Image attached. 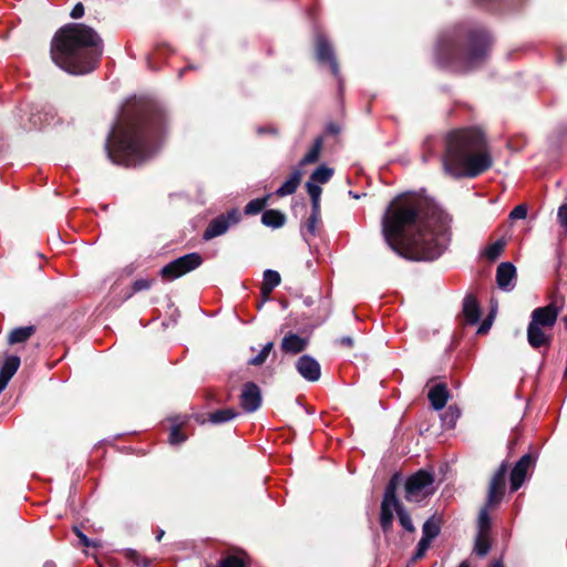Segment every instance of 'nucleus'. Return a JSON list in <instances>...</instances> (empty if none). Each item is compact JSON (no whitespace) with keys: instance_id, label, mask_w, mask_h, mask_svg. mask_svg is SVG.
<instances>
[{"instance_id":"bf43d9fd","label":"nucleus","mask_w":567,"mask_h":567,"mask_svg":"<svg viewBox=\"0 0 567 567\" xmlns=\"http://www.w3.org/2000/svg\"><path fill=\"white\" fill-rule=\"evenodd\" d=\"M458 567H470V566H468V564L466 561H463V563L460 564Z\"/></svg>"},{"instance_id":"4c0bfd02","label":"nucleus","mask_w":567,"mask_h":567,"mask_svg":"<svg viewBox=\"0 0 567 567\" xmlns=\"http://www.w3.org/2000/svg\"><path fill=\"white\" fill-rule=\"evenodd\" d=\"M126 557L132 563H134L137 567H148V565H150V560L146 557L142 556L136 550H133V549L127 550Z\"/></svg>"},{"instance_id":"6e6552de","label":"nucleus","mask_w":567,"mask_h":567,"mask_svg":"<svg viewBox=\"0 0 567 567\" xmlns=\"http://www.w3.org/2000/svg\"><path fill=\"white\" fill-rule=\"evenodd\" d=\"M241 219V214L237 208H233L227 213L220 214L213 218L207 225L203 238L204 240H212L215 237L221 236L228 231V229L237 225Z\"/></svg>"},{"instance_id":"b1692460","label":"nucleus","mask_w":567,"mask_h":567,"mask_svg":"<svg viewBox=\"0 0 567 567\" xmlns=\"http://www.w3.org/2000/svg\"><path fill=\"white\" fill-rule=\"evenodd\" d=\"M34 333V327H20L13 329L8 338L10 344L21 343L27 341Z\"/></svg>"},{"instance_id":"58836bf2","label":"nucleus","mask_w":567,"mask_h":567,"mask_svg":"<svg viewBox=\"0 0 567 567\" xmlns=\"http://www.w3.org/2000/svg\"><path fill=\"white\" fill-rule=\"evenodd\" d=\"M489 550V543L487 538L480 535L475 542V551L480 556H485Z\"/></svg>"},{"instance_id":"c85d7f7f","label":"nucleus","mask_w":567,"mask_h":567,"mask_svg":"<svg viewBox=\"0 0 567 567\" xmlns=\"http://www.w3.org/2000/svg\"><path fill=\"white\" fill-rule=\"evenodd\" d=\"M20 367V358L17 355H10L6 359L4 363L0 368V374L11 379Z\"/></svg>"},{"instance_id":"0e129e2a","label":"nucleus","mask_w":567,"mask_h":567,"mask_svg":"<svg viewBox=\"0 0 567 567\" xmlns=\"http://www.w3.org/2000/svg\"><path fill=\"white\" fill-rule=\"evenodd\" d=\"M331 132H337L333 126H330Z\"/></svg>"},{"instance_id":"f257e3e1","label":"nucleus","mask_w":567,"mask_h":567,"mask_svg":"<svg viewBox=\"0 0 567 567\" xmlns=\"http://www.w3.org/2000/svg\"><path fill=\"white\" fill-rule=\"evenodd\" d=\"M450 216L437 207L423 212L412 197H396L382 218V234L389 247L415 261L439 258L450 241Z\"/></svg>"},{"instance_id":"aec40b11","label":"nucleus","mask_w":567,"mask_h":567,"mask_svg":"<svg viewBox=\"0 0 567 567\" xmlns=\"http://www.w3.org/2000/svg\"><path fill=\"white\" fill-rule=\"evenodd\" d=\"M280 347L286 353L297 354L306 349L307 340L296 333H289L282 339Z\"/></svg>"},{"instance_id":"3c124183","label":"nucleus","mask_w":567,"mask_h":567,"mask_svg":"<svg viewBox=\"0 0 567 567\" xmlns=\"http://www.w3.org/2000/svg\"><path fill=\"white\" fill-rule=\"evenodd\" d=\"M492 326V316H489L487 319H485L482 324L477 329V333L483 334L486 333Z\"/></svg>"},{"instance_id":"2f4dec72","label":"nucleus","mask_w":567,"mask_h":567,"mask_svg":"<svg viewBox=\"0 0 567 567\" xmlns=\"http://www.w3.org/2000/svg\"><path fill=\"white\" fill-rule=\"evenodd\" d=\"M267 200H268V197L256 198V199L250 200L245 206V214L246 215H256V214L260 213L267 205Z\"/></svg>"},{"instance_id":"39448f33","label":"nucleus","mask_w":567,"mask_h":567,"mask_svg":"<svg viewBox=\"0 0 567 567\" xmlns=\"http://www.w3.org/2000/svg\"><path fill=\"white\" fill-rule=\"evenodd\" d=\"M489 44L491 37L483 29L468 32L464 43L452 37H443L437 45V60L455 71H468L485 60Z\"/></svg>"},{"instance_id":"4468645a","label":"nucleus","mask_w":567,"mask_h":567,"mask_svg":"<svg viewBox=\"0 0 567 567\" xmlns=\"http://www.w3.org/2000/svg\"><path fill=\"white\" fill-rule=\"evenodd\" d=\"M298 372L308 381L315 382L320 379L321 368L319 362L312 357L305 354L296 363Z\"/></svg>"},{"instance_id":"5fc2aeb1","label":"nucleus","mask_w":567,"mask_h":567,"mask_svg":"<svg viewBox=\"0 0 567 567\" xmlns=\"http://www.w3.org/2000/svg\"><path fill=\"white\" fill-rule=\"evenodd\" d=\"M312 203V212L310 215L320 216V202H311Z\"/></svg>"},{"instance_id":"e2e57ef3","label":"nucleus","mask_w":567,"mask_h":567,"mask_svg":"<svg viewBox=\"0 0 567 567\" xmlns=\"http://www.w3.org/2000/svg\"><path fill=\"white\" fill-rule=\"evenodd\" d=\"M431 140L425 141V147L429 146Z\"/></svg>"},{"instance_id":"a18cd8bd","label":"nucleus","mask_w":567,"mask_h":567,"mask_svg":"<svg viewBox=\"0 0 567 567\" xmlns=\"http://www.w3.org/2000/svg\"><path fill=\"white\" fill-rule=\"evenodd\" d=\"M557 215L559 224L567 230V204H564L558 208Z\"/></svg>"},{"instance_id":"49530a36","label":"nucleus","mask_w":567,"mask_h":567,"mask_svg":"<svg viewBox=\"0 0 567 567\" xmlns=\"http://www.w3.org/2000/svg\"><path fill=\"white\" fill-rule=\"evenodd\" d=\"M74 532L79 537L81 544L85 547H95L96 544L89 539L78 527H74Z\"/></svg>"},{"instance_id":"f3484780","label":"nucleus","mask_w":567,"mask_h":567,"mask_svg":"<svg viewBox=\"0 0 567 567\" xmlns=\"http://www.w3.org/2000/svg\"><path fill=\"white\" fill-rule=\"evenodd\" d=\"M545 328L537 326L536 322L530 321L527 329V340L530 347L537 349L540 347H548L550 337L544 331Z\"/></svg>"},{"instance_id":"864d4df0","label":"nucleus","mask_w":567,"mask_h":567,"mask_svg":"<svg viewBox=\"0 0 567 567\" xmlns=\"http://www.w3.org/2000/svg\"><path fill=\"white\" fill-rule=\"evenodd\" d=\"M10 380L11 379L0 374V393L7 388Z\"/></svg>"},{"instance_id":"0eeeda50","label":"nucleus","mask_w":567,"mask_h":567,"mask_svg":"<svg viewBox=\"0 0 567 567\" xmlns=\"http://www.w3.org/2000/svg\"><path fill=\"white\" fill-rule=\"evenodd\" d=\"M202 262L203 258L199 254L190 252L164 266L161 270V275L165 280H174L196 269Z\"/></svg>"},{"instance_id":"f8f14e48","label":"nucleus","mask_w":567,"mask_h":567,"mask_svg":"<svg viewBox=\"0 0 567 567\" xmlns=\"http://www.w3.org/2000/svg\"><path fill=\"white\" fill-rule=\"evenodd\" d=\"M536 457L532 454L523 455L511 473V489L517 491L524 483L529 468L534 466Z\"/></svg>"},{"instance_id":"7ed1b4c3","label":"nucleus","mask_w":567,"mask_h":567,"mask_svg":"<svg viewBox=\"0 0 567 567\" xmlns=\"http://www.w3.org/2000/svg\"><path fill=\"white\" fill-rule=\"evenodd\" d=\"M51 59L71 74H85L94 70L102 54V40L89 25L70 23L61 28L51 42Z\"/></svg>"},{"instance_id":"6ab92c4d","label":"nucleus","mask_w":567,"mask_h":567,"mask_svg":"<svg viewBox=\"0 0 567 567\" xmlns=\"http://www.w3.org/2000/svg\"><path fill=\"white\" fill-rule=\"evenodd\" d=\"M463 315L470 324H475L481 318V309L475 297L468 295L463 301Z\"/></svg>"},{"instance_id":"20e7f679","label":"nucleus","mask_w":567,"mask_h":567,"mask_svg":"<svg viewBox=\"0 0 567 567\" xmlns=\"http://www.w3.org/2000/svg\"><path fill=\"white\" fill-rule=\"evenodd\" d=\"M441 161L444 173L453 178H473L492 166L484 135L476 128L447 133Z\"/></svg>"},{"instance_id":"c9c22d12","label":"nucleus","mask_w":567,"mask_h":567,"mask_svg":"<svg viewBox=\"0 0 567 567\" xmlns=\"http://www.w3.org/2000/svg\"><path fill=\"white\" fill-rule=\"evenodd\" d=\"M177 420H174V425L171 430V433H169V442L171 444H181L183 443L185 440H186V436L184 434L181 433L179 431V426L185 422L184 420L181 421L179 423H176Z\"/></svg>"},{"instance_id":"412c9836","label":"nucleus","mask_w":567,"mask_h":567,"mask_svg":"<svg viewBox=\"0 0 567 567\" xmlns=\"http://www.w3.org/2000/svg\"><path fill=\"white\" fill-rule=\"evenodd\" d=\"M400 504H392L386 502L381 503V515H380V525L384 533H388L392 527L393 522V512L398 513V508Z\"/></svg>"},{"instance_id":"6e6d98bb","label":"nucleus","mask_w":567,"mask_h":567,"mask_svg":"<svg viewBox=\"0 0 567 567\" xmlns=\"http://www.w3.org/2000/svg\"><path fill=\"white\" fill-rule=\"evenodd\" d=\"M43 567H55V564L53 561H45Z\"/></svg>"},{"instance_id":"79ce46f5","label":"nucleus","mask_w":567,"mask_h":567,"mask_svg":"<svg viewBox=\"0 0 567 567\" xmlns=\"http://www.w3.org/2000/svg\"><path fill=\"white\" fill-rule=\"evenodd\" d=\"M306 187L311 202H320L321 187L311 181L307 182Z\"/></svg>"},{"instance_id":"ddd939ff","label":"nucleus","mask_w":567,"mask_h":567,"mask_svg":"<svg viewBox=\"0 0 567 567\" xmlns=\"http://www.w3.org/2000/svg\"><path fill=\"white\" fill-rule=\"evenodd\" d=\"M316 55L319 62L329 63L332 73L338 76L339 66L334 58L333 49L328 39L322 34H318L316 38Z\"/></svg>"},{"instance_id":"9b49d317","label":"nucleus","mask_w":567,"mask_h":567,"mask_svg":"<svg viewBox=\"0 0 567 567\" xmlns=\"http://www.w3.org/2000/svg\"><path fill=\"white\" fill-rule=\"evenodd\" d=\"M240 405L248 412L252 413L260 408L261 404V392L259 386L254 382H247L243 385L240 393Z\"/></svg>"},{"instance_id":"c03bdc74","label":"nucleus","mask_w":567,"mask_h":567,"mask_svg":"<svg viewBox=\"0 0 567 567\" xmlns=\"http://www.w3.org/2000/svg\"><path fill=\"white\" fill-rule=\"evenodd\" d=\"M527 216L526 205H517L509 214L511 219H524Z\"/></svg>"},{"instance_id":"bb28decb","label":"nucleus","mask_w":567,"mask_h":567,"mask_svg":"<svg viewBox=\"0 0 567 567\" xmlns=\"http://www.w3.org/2000/svg\"><path fill=\"white\" fill-rule=\"evenodd\" d=\"M441 530L440 520L434 517L429 518L422 527L423 538L432 542Z\"/></svg>"},{"instance_id":"ea45409f","label":"nucleus","mask_w":567,"mask_h":567,"mask_svg":"<svg viewBox=\"0 0 567 567\" xmlns=\"http://www.w3.org/2000/svg\"><path fill=\"white\" fill-rule=\"evenodd\" d=\"M431 543L430 540L425 539V538H421L420 542L417 543V546H416V550L414 553V556H413V560H419L421 558L424 557L426 550L430 548L431 546Z\"/></svg>"},{"instance_id":"e433bc0d","label":"nucleus","mask_w":567,"mask_h":567,"mask_svg":"<svg viewBox=\"0 0 567 567\" xmlns=\"http://www.w3.org/2000/svg\"><path fill=\"white\" fill-rule=\"evenodd\" d=\"M319 221H320V216L310 215L305 224L306 231L303 233V235L305 236L310 235V236L315 237L317 235Z\"/></svg>"},{"instance_id":"72a5a7b5","label":"nucleus","mask_w":567,"mask_h":567,"mask_svg":"<svg viewBox=\"0 0 567 567\" xmlns=\"http://www.w3.org/2000/svg\"><path fill=\"white\" fill-rule=\"evenodd\" d=\"M398 517H399V522L401 524V526L412 533L414 532V525L412 523V519H411V516L409 515V513L405 512V509L403 508V506L400 504V507L398 508Z\"/></svg>"},{"instance_id":"f03ea898","label":"nucleus","mask_w":567,"mask_h":567,"mask_svg":"<svg viewBox=\"0 0 567 567\" xmlns=\"http://www.w3.org/2000/svg\"><path fill=\"white\" fill-rule=\"evenodd\" d=\"M162 131L163 116L158 111L131 118L109 136L107 156L114 164L138 165L157 151Z\"/></svg>"},{"instance_id":"8fccbe9b","label":"nucleus","mask_w":567,"mask_h":567,"mask_svg":"<svg viewBox=\"0 0 567 567\" xmlns=\"http://www.w3.org/2000/svg\"><path fill=\"white\" fill-rule=\"evenodd\" d=\"M341 347L351 349L354 346V340L351 337H342L336 341Z\"/></svg>"},{"instance_id":"4d7b16f0","label":"nucleus","mask_w":567,"mask_h":567,"mask_svg":"<svg viewBox=\"0 0 567 567\" xmlns=\"http://www.w3.org/2000/svg\"><path fill=\"white\" fill-rule=\"evenodd\" d=\"M163 535H164V532L159 530L157 536H156V539L159 542L162 539Z\"/></svg>"},{"instance_id":"423d86ee","label":"nucleus","mask_w":567,"mask_h":567,"mask_svg":"<svg viewBox=\"0 0 567 567\" xmlns=\"http://www.w3.org/2000/svg\"><path fill=\"white\" fill-rule=\"evenodd\" d=\"M434 477L425 471H419L405 482V498L409 502H420L432 493Z\"/></svg>"},{"instance_id":"cd10ccee","label":"nucleus","mask_w":567,"mask_h":567,"mask_svg":"<svg viewBox=\"0 0 567 567\" xmlns=\"http://www.w3.org/2000/svg\"><path fill=\"white\" fill-rule=\"evenodd\" d=\"M246 555L244 553H236L220 559L218 567H246Z\"/></svg>"},{"instance_id":"a19ab883","label":"nucleus","mask_w":567,"mask_h":567,"mask_svg":"<svg viewBox=\"0 0 567 567\" xmlns=\"http://www.w3.org/2000/svg\"><path fill=\"white\" fill-rule=\"evenodd\" d=\"M460 416V412L457 409H454L452 406H450L444 415H443V421L445 424H447L450 427H453L455 425V422L456 420L458 419Z\"/></svg>"},{"instance_id":"09e8293b","label":"nucleus","mask_w":567,"mask_h":567,"mask_svg":"<svg viewBox=\"0 0 567 567\" xmlns=\"http://www.w3.org/2000/svg\"><path fill=\"white\" fill-rule=\"evenodd\" d=\"M478 522H480L481 529H484L485 527L488 526V514H487V508L486 507H484L481 511L480 517H478Z\"/></svg>"},{"instance_id":"f704fd0d","label":"nucleus","mask_w":567,"mask_h":567,"mask_svg":"<svg viewBox=\"0 0 567 567\" xmlns=\"http://www.w3.org/2000/svg\"><path fill=\"white\" fill-rule=\"evenodd\" d=\"M272 347H274L272 342L266 343L264 346V348L261 349V351L256 357H254L252 359L249 360V364L261 365L268 358L270 351L272 350Z\"/></svg>"},{"instance_id":"a878e982","label":"nucleus","mask_w":567,"mask_h":567,"mask_svg":"<svg viewBox=\"0 0 567 567\" xmlns=\"http://www.w3.org/2000/svg\"><path fill=\"white\" fill-rule=\"evenodd\" d=\"M323 140L322 137H318L315 140L312 147L308 151V153L300 161V165H308L316 163L319 158L321 148H322Z\"/></svg>"},{"instance_id":"473e14b6","label":"nucleus","mask_w":567,"mask_h":567,"mask_svg":"<svg viewBox=\"0 0 567 567\" xmlns=\"http://www.w3.org/2000/svg\"><path fill=\"white\" fill-rule=\"evenodd\" d=\"M504 247H505V243L503 240H497V241L493 243L485 249L486 258L489 260L497 259L499 257V255L502 254Z\"/></svg>"},{"instance_id":"680f3d73","label":"nucleus","mask_w":567,"mask_h":567,"mask_svg":"<svg viewBox=\"0 0 567 567\" xmlns=\"http://www.w3.org/2000/svg\"><path fill=\"white\" fill-rule=\"evenodd\" d=\"M565 327L567 328V317L564 318Z\"/></svg>"},{"instance_id":"603ef678","label":"nucleus","mask_w":567,"mask_h":567,"mask_svg":"<svg viewBox=\"0 0 567 567\" xmlns=\"http://www.w3.org/2000/svg\"><path fill=\"white\" fill-rule=\"evenodd\" d=\"M135 291H141L150 288V282L145 279H140L134 282L133 286Z\"/></svg>"},{"instance_id":"052dcab7","label":"nucleus","mask_w":567,"mask_h":567,"mask_svg":"<svg viewBox=\"0 0 567 567\" xmlns=\"http://www.w3.org/2000/svg\"><path fill=\"white\" fill-rule=\"evenodd\" d=\"M423 161H424V162H427V161H429V156H427V155H424V156H423Z\"/></svg>"},{"instance_id":"2eb2a0df","label":"nucleus","mask_w":567,"mask_h":567,"mask_svg":"<svg viewBox=\"0 0 567 567\" xmlns=\"http://www.w3.org/2000/svg\"><path fill=\"white\" fill-rule=\"evenodd\" d=\"M559 309L555 305H548L546 307L536 308L532 312V320L537 326L551 329L556 323Z\"/></svg>"},{"instance_id":"5701e85b","label":"nucleus","mask_w":567,"mask_h":567,"mask_svg":"<svg viewBox=\"0 0 567 567\" xmlns=\"http://www.w3.org/2000/svg\"><path fill=\"white\" fill-rule=\"evenodd\" d=\"M280 275L276 270L267 269L264 272V281L261 285V292L264 295H269L279 284H280Z\"/></svg>"},{"instance_id":"a211bd4d","label":"nucleus","mask_w":567,"mask_h":567,"mask_svg":"<svg viewBox=\"0 0 567 567\" xmlns=\"http://www.w3.org/2000/svg\"><path fill=\"white\" fill-rule=\"evenodd\" d=\"M429 401L431 402V405L434 410L439 411L442 410L447 400H449V391L446 388V384L439 383L435 384L427 394Z\"/></svg>"},{"instance_id":"9d476101","label":"nucleus","mask_w":567,"mask_h":567,"mask_svg":"<svg viewBox=\"0 0 567 567\" xmlns=\"http://www.w3.org/2000/svg\"><path fill=\"white\" fill-rule=\"evenodd\" d=\"M506 474L507 466L502 464L489 483L486 507H493L502 501Z\"/></svg>"},{"instance_id":"4be33fe9","label":"nucleus","mask_w":567,"mask_h":567,"mask_svg":"<svg viewBox=\"0 0 567 567\" xmlns=\"http://www.w3.org/2000/svg\"><path fill=\"white\" fill-rule=\"evenodd\" d=\"M301 176L302 174L300 171H295L290 177L276 190V194L279 197L293 194L300 184Z\"/></svg>"},{"instance_id":"c756f323","label":"nucleus","mask_w":567,"mask_h":567,"mask_svg":"<svg viewBox=\"0 0 567 567\" xmlns=\"http://www.w3.org/2000/svg\"><path fill=\"white\" fill-rule=\"evenodd\" d=\"M238 415L234 409H223L209 414V421L215 424L231 421Z\"/></svg>"},{"instance_id":"7c9ffc66","label":"nucleus","mask_w":567,"mask_h":567,"mask_svg":"<svg viewBox=\"0 0 567 567\" xmlns=\"http://www.w3.org/2000/svg\"><path fill=\"white\" fill-rule=\"evenodd\" d=\"M332 175H333L332 168L327 167L326 165H321L317 169L313 171L310 179L313 183L326 184L330 181Z\"/></svg>"},{"instance_id":"de8ad7c7","label":"nucleus","mask_w":567,"mask_h":567,"mask_svg":"<svg viewBox=\"0 0 567 567\" xmlns=\"http://www.w3.org/2000/svg\"><path fill=\"white\" fill-rule=\"evenodd\" d=\"M83 14H84V7L81 2L76 3L70 13L72 19H80L83 17Z\"/></svg>"},{"instance_id":"dca6fc26","label":"nucleus","mask_w":567,"mask_h":567,"mask_svg":"<svg viewBox=\"0 0 567 567\" xmlns=\"http://www.w3.org/2000/svg\"><path fill=\"white\" fill-rule=\"evenodd\" d=\"M516 268L511 262H502L496 270V281L501 289L509 291L514 288Z\"/></svg>"},{"instance_id":"37998d69","label":"nucleus","mask_w":567,"mask_h":567,"mask_svg":"<svg viewBox=\"0 0 567 567\" xmlns=\"http://www.w3.org/2000/svg\"><path fill=\"white\" fill-rule=\"evenodd\" d=\"M395 483L393 480H391V482L388 484L386 488H385V493H384V497H383V501L382 502H386L389 501V503H392V504H400V502L398 501L396 496H395Z\"/></svg>"},{"instance_id":"13d9d810","label":"nucleus","mask_w":567,"mask_h":567,"mask_svg":"<svg viewBox=\"0 0 567 567\" xmlns=\"http://www.w3.org/2000/svg\"><path fill=\"white\" fill-rule=\"evenodd\" d=\"M491 567H504L501 561H495Z\"/></svg>"},{"instance_id":"393cba45","label":"nucleus","mask_w":567,"mask_h":567,"mask_svg":"<svg viewBox=\"0 0 567 567\" xmlns=\"http://www.w3.org/2000/svg\"><path fill=\"white\" fill-rule=\"evenodd\" d=\"M285 220V215L275 209L266 210L261 216L262 224L274 228L281 227Z\"/></svg>"},{"instance_id":"1a4fd4ad","label":"nucleus","mask_w":567,"mask_h":567,"mask_svg":"<svg viewBox=\"0 0 567 567\" xmlns=\"http://www.w3.org/2000/svg\"><path fill=\"white\" fill-rule=\"evenodd\" d=\"M506 474L507 466L502 464L489 483L486 507H493L502 501Z\"/></svg>"}]
</instances>
